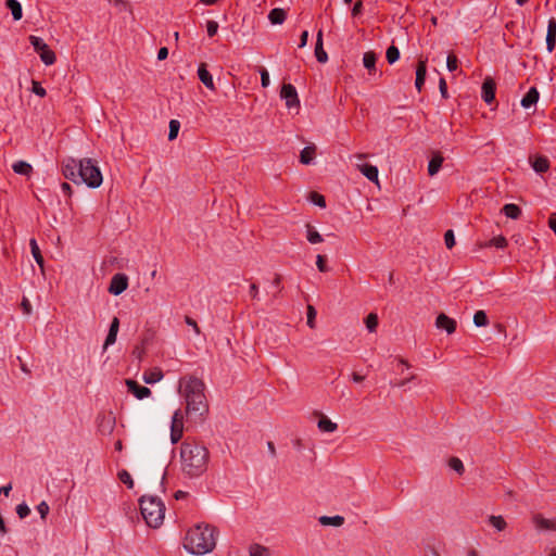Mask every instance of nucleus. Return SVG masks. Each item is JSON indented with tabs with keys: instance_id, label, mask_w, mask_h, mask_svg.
<instances>
[{
	"instance_id": "f257e3e1",
	"label": "nucleus",
	"mask_w": 556,
	"mask_h": 556,
	"mask_svg": "<svg viewBox=\"0 0 556 556\" xmlns=\"http://www.w3.org/2000/svg\"><path fill=\"white\" fill-rule=\"evenodd\" d=\"M62 174L66 179L80 186L86 184L89 188L96 189L101 186L102 173L92 159L86 157L76 160L67 157L62 162Z\"/></svg>"
},
{
	"instance_id": "f03ea898",
	"label": "nucleus",
	"mask_w": 556,
	"mask_h": 556,
	"mask_svg": "<svg viewBox=\"0 0 556 556\" xmlns=\"http://www.w3.org/2000/svg\"><path fill=\"white\" fill-rule=\"evenodd\" d=\"M210 452L197 441L186 440L180 446V467L185 476L190 479L202 476L208 465Z\"/></svg>"
},
{
	"instance_id": "7ed1b4c3",
	"label": "nucleus",
	"mask_w": 556,
	"mask_h": 556,
	"mask_svg": "<svg viewBox=\"0 0 556 556\" xmlns=\"http://www.w3.org/2000/svg\"><path fill=\"white\" fill-rule=\"evenodd\" d=\"M217 530L215 527L205 525L195 526L187 532L184 547L191 554L203 555L212 552L216 545Z\"/></svg>"
},
{
	"instance_id": "20e7f679",
	"label": "nucleus",
	"mask_w": 556,
	"mask_h": 556,
	"mask_svg": "<svg viewBox=\"0 0 556 556\" xmlns=\"http://www.w3.org/2000/svg\"><path fill=\"white\" fill-rule=\"evenodd\" d=\"M204 382L195 377L189 378L184 386L182 395L186 401V413L189 416L202 418L208 412V404L204 394Z\"/></svg>"
},
{
	"instance_id": "39448f33",
	"label": "nucleus",
	"mask_w": 556,
	"mask_h": 556,
	"mask_svg": "<svg viewBox=\"0 0 556 556\" xmlns=\"http://www.w3.org/2000/svg\"><path fill=\"white\" fill-rule=\"evenodd\" d=\"M140 511L146 523L151 528H159L164 520L165 506L156 496H146L140 498Z\"/></svg>"
},
{
	"instance_id": "423d86ee",
	"label": "nucleus",
	"mask_w": 556,
	"mask_h": 556,
	"mask_svg": "<svg viewBox=\"0 0 556 556\" xmlns=\"http://www.w3.org/2000/svg\"><path fill=\"white\" fill-rule=\"evenodd\" d=\"M29 42L33 46L34 50L39 54L40 60L46 65L54 64L56 58L55 53L49 48V46L37 36H29Z\"/></svg>"
},
{
	"instance_id": "0eeeda50",
	"label": "nucleus",
	"mask_w": 556,
	"mask_h": 556,
	"mask_svg": "<svg viewBox=\"0 0 556 556\" xmlns=\"http://www.w3.org/2000/svg\"><path fill=\"white\" fill-rule=\"evenodd\" d=\"M280 97L286 101L288 109L300 108V100L295 87L291 84H283L280 91Z\"/></svg>"
},
{
	"instance_id": "6e6552de",
	"label": "nucleus",
	"mask_w": 556,
	"mask_h": 556,
	"mask_svg": "<svg viewBox=\"0 0 556 556\" xmlns=\"http://www.w3.org/2000/svg\"><path fill=\"white\" fill-rule=\"evenodd\" d=\"M182 414L180 410H176L172 418L170 426V441L173 444H176L182 438L184 432V422H182Z\"/></svg>"
},
{
	"instance_id": "1a4fd4ad",
	"label": "nucleus",
	"mask_w": 556,
	"mask_h": 556,
	"mask_svg": "<svg viewBox=\"0 0 556 556\" xmlns=\"http://www.w3.org/2000/svg\"><path fill=\"white\" fill-rule=\"evenodd\" d=\"M128 287V277L125 274H115L109 287V292L114 295L122 294Z\"/></svg>"
},
{
	"instance_id": "9d476101",
	"label": "nucleus",
	"mask_w": 556,
	"mask_h": 556,
	"mask_svg": "<svg viewBox=\"0 0 556 556\" xmlns=\"http://www.w3.org/2000/svg\"><path fill=\"white\" fill-rule=\"evenodd\" d=\"M126 386L128 392L134 394L138 400H143L151 395V390L148 387L140 386L137 381L127 379Z\"/></svg>"
},
{
	"instance_id": "9b49d317",
	"label": "nucleus",
	"mask_w": 556,
	"mask_h": 556,
	"mask_svg": "<svg viewBox=\"0 0 556 556\" xmlns=\"http://www.w3.org/2000/svg\"><path fill=\"white\" fill-rule=\"evenodd\" d=\"M435 326L439 329L445 330L448 334H452L455 332L457 324H456V320L448 317L444 313H441L438 315V317L435 319Z\"/></svg>"
},
{
	"instance_id": "f8f14e48",
	"label": "nucleus",
	"mask_w": 556,
	"mask_h": 556,
	"mask_svg": "<svg viewBox=\"0 0 556 556\" xmlns=\"http://www.w3.org/2000/svg\"><path fill=\"white\" fill-rule=\"evenodd\" d=\"M529 162L532 168L539 174L546 173L549 169V161L544 155H530Z\"/></svg>"
},
{
	"instance_id": "ddd939ff",
	"label": "nucleus",
	"mask_w": 556,
	"mask_h": 556,
	"mask_svg": "<svg viewBox=\"0 0 556 556\" xmlns=\"http://www.w3.org/2000/svg\"><path fill=\"white\" fill-rule=\"evenodd\" d=\"M532 522L539 530L556 531V518L547 519L541 514H536L532 517Z\"/></svg>"
},
{
	"instance_id": "4468645a",
	"label": "nucleus",
	"mask_w": 556,
	"mask_h": 556,
	"mask_svg": "<svg viewBox=\"0 0 556 556\" xmlns=\"http://www.w3.org/2000/svg\"><path fill=\"white\" fill-rule=\"evenodd\" d=\"M495 90H496L495 81L490 77L485 78L482 84V94H481L484 102H486L488 104H491L494 101Z\"/></svg>"
},
{
	"instance_id": "2eb2a0df",
	"label": "nucleus",
	"mask_w": 556,
	"mask_h": 556,
	"mask_svg": "<svg viewBox=\"0 0 556 556\" xmlns=\"http://www.w3.org/2000/svg\"><path fill=\"white\" fill-rule=\"evenodd\" d=\"M426 75H427V61L426 60H419L417 67H416V79H415V87L420 92L425 81H426Z\"/></svg>"
},
{
	"instance_id": "dca6fc26",
	"label": "nucleus",
	"mask_w": 556,
	"mask_h": 556,
	"mask_svg": "<svg viewBox=\"0 0 556 556\" xmlns=\"http://www.w3.org/2000/svg\"><path fill=\"white\" fill-rule=\"evenodd\" d=\"M444 162V156L441 152L434 151L432 152V157L428 163V174L429 176H434L439 173Z\"/></svg>"
},
{
	"instance_id": "f3484780",
	"label": "nucleus",
	"mask_w": 556,
	"mask_h": 556,
	"mask_svg": "<svg viewBox=\"0 0 556 556\" xmlns=\"http://www.w3.org/2000/svg\"><path fill=\"white\" fill-rule=\"evenodd\" d=\"M198 76L201 83L208 89L215 90V85L211 73L206 68L205 63H201L198 68Z\"/></svg>"
},
{
	"instance_id": "a211bd4d",
	"label": "nucleus",
	"mask_w": 556,
	"mask_h": 556,
	"mask_svg": "<svg viewBox=\"0 0 556 556\" xmlns=\"http://www.w3.org/2000/svg\"><path fill=\"white\" fill-rule=\"evenodd\" d=\"M358 170L370 181L378 184V168L371 164H357Z\"/></svg>"
},
{
	"instance_id": "6ab92c4d",
	"label": "nucleus",
	"mask_w": 556,
	"mask_h": 556,
	"mask_svg": "<svg viewBox=\"0 0 556 556\" xmlns=\"http://www.w3.org/2000/svg\"><path fill=\"white\" fill-rule=\"evenodd\" d=\"M315 56L319 63H326L328 61V54L324 49L323 30L321 29L317 33V37H316Z\"/></svg>"
},
{
	"instance_id": "aec40b11",
	"label": "nucleus",
	"mask_w": 556,
	"mask_h": 556,
	"mask_svg": "<svg viewBox=\"0 0 556 556\" xmlns=\"http://www.w3.org/2000/svg\"><path fill=\"white\" fill-rule=\"evenodd\" d=\"M539 91L535 87H531L529 91L525 94V97L521 99V105L525 109H529L532 105H534L539 100Z\"/></svg>"
},
{
	"instance_id": "412c9836",
	"label": "nucleus",
	"mask_w": 556,
	"mask_h": 556,
	"mask_svg": "<svg viewBox=\"0 0 556 556\" xmlns=\"http://www.w3.org/2000/svg\"><path fill=\"white\" fill-rule=\"evenodd\" d=\"M377 54L374 51H367L363 56V64L368 70L369 74L376 72Z\"/></svg>"
},
{
	"instance_id": "4be33fe9",
	"label": "nucleus",
	"mask_w": 556,
	"mask_h": 556,
	"mask_svg": "<svg viewBox=\"0 0 556 556\" xmlns=\"http://www.w3.org/2000/svg\"><path fill=\"white\" fill-rule=\"evenodd\" d=\"M287 13L283 9L275 8L268 14V20L274 25H280L286 21Z\"/></svg>"
},
{
	"instance_id": "5701e85b",
	"label": "nucleus",
	"mask_w": 556,
	"mask_h": 556,
	"mask_svg": "<svg viewBox=\"0 0 556 556\" xmlns=\"http://www.w3.org/2000/svg\"><path fill=\"white\" fill-rule=\"evenodd\" d=\"M5 7L11 11L14 21H20L22 18L23 10L17 0H7Z\"/></svg>"
},
{
	"instance_id": "b1692460",
	"label": "nucleus",
	"mask_w": 556,
	"mask_h": 556,
	"mask_svg": "<svg viewBox=\"0 0 556 556\" xmlns=\"http://www.w3.org/2000/svg\"><path fill=\"white\" fill-rule=\"evenodd\" d=\"M316 147L314 144L305 147L300 153V162L308 165L315 157Z\"/></svg>"
},
{
	"instance_id": "393cba45",
	"label": "nucleus",
	"mask_w": 556,
	"mask_h": 556,
	"mask_svg": "<svg viewBox=\"0 0 556 556\" xmlns=\"http://www.w3.org/2000/svg\"><path fill=\"white\" fill-rule=\"evenodd\" d=\"M319 523L323 526H332V527H341L344 523V518L342 516H321L318 519Z\"/></svg>"
},
{
	"instance_id": "a878e982",
	"label": "nucleus",
	"mask_w": 556,
	"mask_h": 556,
	"mask_svg": "<svg viewBox=\"0 0 556 556\" xmlns=\"http://www.w3.org/2000/svg\"><path fill=\"white\" fill-rule=\"evenodd\" d=\"M163 378V372L160 368H153L149 371H146L143 375V381L148 384H153L159 382Z\"/></svg>"
},
{
	"instance_id": "bb28decb",
	"label": "nucleus",
	"mask_w": 556,
	"mask_h": 556,
	"mask_svg": "<svg viewBox=\"0 0 556 556\" xmlns=\"http://www.w3.org/2000/svg\"><path fill=\"white\" fill-rule=\"evenodd\" d=\"M479 247L482 249L491 248V247H495L497 249H504L507 247V240L504 236H497L486 242L480 243Z\"/></svg>"
},
{
	"instance_id": "cd10ccee",
	"label": "nucleus",
	"mask_w": 556,
	"mask_h": 556,
	"mask_svg": "<svg viewBox=\"0 0 556 556\" xmlns=\"http://www.w3.org/2000/svg\"><path fill=\"white\" fill-rule=\"evenodd\" d=\"M14 173L23 176H29L33 172V167L25 161H17L12 165Z\"/></svg>"
},
{
	"instance_id": "c85d7f7f",
	"label": "nucleus",
	"mask_w": 556,
	"mask_h": 556,
	"mask_svg": "<svg viewBox=\"0 0 556 556\" xmlns=\"http://www.w3.org/2000/svg\"><path fill=\"white\" fill-rule=\"evenodd\" d=\"M115 425V418L111 415L100 417L99 428L102 432L111 433Z\"/></svg>"
},
{
	"instance_id": "c756f323",
	"label": "nucleus",
	"mask_w": 556,
	"mask_h": 556,
	"mask_svg": "<svg viewBox=\"0 0 556 556\" xmlns=\"http://www.w3.org/2000/svg\"><path fill=\"white\" fill-rule=\"evenodd\" d=\"M29 245H30V251H31V254H33L36 263L41 267V269H43L45 260H43V256L41 254V251L39 249V245H38L36 239L31 238L29 241Z\"/></svg>"
},
{
	"instance_id": "7c9ffc66",
	"label": "nucleus",
	"mask_w": 556,
	"mask_h": 556,
	"mask_svg": "<svg viewBox=\"0 0 556 556\" xmlns=\"http://www.w3.org/2000/svg\"><path fill=\"white\" fill-rule=\"evenodd\" d=\"M306 239L312 244L324 241L323 236L311 224H306Z\"/></svg>"
},
{
	"instance_id": "2f4dec72",
	"label": "nucleus",
	"mask_w": 556,
	"mask_h": 556,
	"mask_svg": "<svg viewBox=\"0 0 556 556\" xmlns=\"http://www.w3.org/2000/svg\"><path fill=\"white\" fill-rule=\"evenodd\" d=\"M502 212L505 214L506 217L511 219H517L521 215V208L513 203L505 204L502 208Z\"/></svg>"
},
{
	"instance_id": "473e14b6",
	"label": "nucleus",
	"mask_w": 556,
	"mask_h": 556,
	"mask_svg": "<svg viewBox=\"0 0 556 556\" xmlns=\"http://www.w3.org/2000/svg\"><path fill=\"white\" fill-rule=\"evenodd\" d=\"M317 426L318 429L323 432H333L338 429V425L336 422H332L326 416H321V418L318 420Z\"/></svg>"
},
{
	"instance_id": "72a5a7b5",
	"label": "nucleus",
	"mask_w": 556,
	"mask_h": 556,
	"mask_svg": "<svg viewBox=\"0 0 556 556\" xmlns=\"http://www.w3.org/2000/svg\"><path fill=\"white\" fill-rule=\"evenodd\" d=\"M250 556H270L271 552L268 547L260 545V544H252L249 548Z\"/></svg>"
},
{
	"instance_id": "f704fd0d",
	"label": "nucleus",
	"mask_w": 556,
	"mask_h": 556,
	"mask_svg": "<svg viewBox=\"0 0 556 556\" xmlns=\"http://www.w3.org/2000/svg\"><path fill=\"white\" fill-rule=\"evenodd\" d=\"M473 324L477 327H485L489 325V318L484 311H477L473 315Z\"/></svg>"
},
{
	"instance_id": "c9c22d12",
	"label": "nucleus",
	"mask_w": 556,
	"mask_h": 556,
	"mask_svg": "<svg viewBox=\"0 0 556 556\" xmlns=\"http://www.w3.org/2000/svg\"><path fill=\"white\" fill-rule=\"evenodd\" d=\"M387 61L394 64L400 59V50L394 45H391L386 52Z\"/></svg>"
},
{
	"instance_id": "e433bc0d",
	"label": "nucleus",
	"mask_w": 556,
	"mask_h": 556,
	"mask_svg": "<svg viewBox=\"0 0 556 556\" xmlns=\"http://www.w3.org/2000/svg\"><path fill=\"white\" fill-rule=\"evenodd\" d=\"M489 522L491 526H493L497 531H503L505 530L507 523L506 521L504 520V518L502 516H490L489 517Z\"/></svg>"
},
{
	"instance_id": "4c0bfd02",
	"label": "nucleus",
	"mask_w": 556,
	"mask_h": 556,
	"mask_svg": "<svg viewBox=\"0 0 556 556\" xmlns=\"http://www.w3.org/2000/svg\"><path fill=\"white\" fill-rule=\"evenodd\" d=\"M365 324L369 332H375L378 327V315L375 313L368 314Z\"/></svg>"
},
{
	"instance_id": "58836bf2",
	"label": "nucleus",
	"mask_w": 556,
	"mask_h": 556,
	"mask_svg": "<svg viewBox=\"0 0 556 556\" xmlns=\"http://www.w3.org/2000/svg\"><path fill=\"white\" fill-rule=\"evenodd\" d=\"M168 126H169L168 140L173 141L178 136V132H179V129H180V123L177 119H170Z\"/></svg>"
},
{
	"instance_id": "ea45409f",
	"label": "nucleus",
	"mask_w": 556,
	"mask_h": 556,
	"mask_svg": "<svg viewBox=\"0 0 556 556\" xmlns=\"http://www.w3.org/2000/svg\"><path fill=\"white\" fill-rule=\"evenodd\" d=\"M448 466L460 476L465 471L464 464L458 457H451L448 460Z\"/></svg>"
},
{
	"instance_id": "a19ab883",
	"label": "nucleus",
	"mask_w": 556,
	"mask_h": 556,
	"mask_svg": "<svg viewBox=\"0 0 556 556\" xmlns=\"http://www.w3.org/2000/svg\"><path fill=\"white\" fill-rule=\"evenodd\" d=\"M118 479L128 488V489H132L134 488V480L130 476V473L123 469L118 472Z\"/></svg>"
},
{
	"instance_id": "79ce46f5",
	"label": "nucleus",
	"mask_w": 556,
	"mask_h": 556,
	"mask_svg": "<svg viewBox=\"0 0 556 556\" xmlns=\"http://www.w3.org/2000/svg\"><path fill=\"white\" fill-rule=\"evenodd\" d=\"M316 315H317V312H316L315 307L312 305H308L307 313H306V317H307L306 323L311 329H314L316 327V324H315Z\"/></svg>"
},
{
	"instance_id": "37998d69",
	"label": "nucleus",
	"mask_w": 556,
	"mask_h": 556,
	"mask_svg": "<svg viewBox=\"0 0 556 556\" xmlns=\"http://www.w3.org/2000/svg\"><path fill=\"white\" fill-rule=\"evenodd\" d=\"M309 200L319 207H326V200L325 197L318 192H311L309 193Z\"/></svg>"
},
{
	"instance_id": "c03bdc74",
	"label": "nucleus",
	"mask_w": 556,
	"mask_h": 556,
	"mask_svg": "<svg viewBox=\"0 0 556 556\" xmlns=\"http://www.w3.org/2000/svg\"><path fill=\"white\" fill-rule=\"evenodd\" d=\"M316 266L319 271L327 273L329 271V267L327 266V258L325 255L318 254L316 257Z\"/></svg>"
},
{
	"instance_id": "a18cd8bd",
	"label": "nucleus",
	"mask_w": 556,
	"mask_h": 556,
	"mask_svg": "<svg viewBox=\"0 0 556 556\" xmlns=\"http://www.w3.org/2000/svg\"><path fill=\"white\" fill-rule=\"evenodd\" d=\"M446 66H447V70L450 72H454V71L457 70L458 60H457V56L455 54L451 53V54L447 55Z\"/></svg>"
},
{
	"instance_id": "49530a36",
	"label": "nucleus",
	"mask_w": 556,
	"mask_h": 556,
	"mask_svg": "<svg viewBox=\"0 0 556 556\" xmlns=\"http://www.w3.org/2000/svg\"><path fill=\"white\" fill-rule=\"evenodd\" d=\"M16 514L21 519H24L30 514V508L26 503L18 504L16 506Z\"/></svg>"
},
{
	"instance_id": "de8ad7c7",
	"label": "nucleus",
	"mask_w": 556,
	"mask_h": 556,
	"mask_svg": "<svg viewBox=\"0 0 556 556\" xmlns=\"http://www.w3.org/2000/svg\"><path fill=\"white\" fill-rule=\"evenodd\" d=\"M31 91L41 98L47 94L46 89L41 86L39 81L36 80H33L31 83Z\"/></svg>"
},
{
	"instance_id": "09e8293b",
	"label": "nucleus",
	"mask_w": 556,
	"mask_h": 556,
	"mask_svg": "<svg viewBox=\"0 0 556 556\" xmlns=\"http://www.w3.org/2000/svg\"><path fill=\"white\" fill-rule=\"evenodd\" d=\"M444 241L447 249H452L455 245V237L453 230H447L444 235Z\"/></svg>"
},
{
	"instance_id": "8fccbe9b",
	"label": "nucleus",
	"mask_w": 556,
	"mask_h": 556,
	"mask_svg": "<svg viewBox=\"0 0 556 556\" xmlns=\"http://www.w3.org/2000/svg\"><path fill=\"white\" fill-rule=\"evenodd\" d=\"M37 511L39 513L41 519L45 520L47 518V515L49 514V505L45 501H42L41 503L38 504Z\"/></svg>"
},
{
	"instance_id": "3c124183",
	"label": "nucleus",
	"mask_w": 556,
	"mask_h": 556,
	"mask_svg": "<svg viewBox=\"0 0 556 556\" xmlns=\"http://www.w3.org/2000/svg\"><path fill=\"white\" fill-rule=\"evenodd\" d=\"M206 29H207V35L210 37H213L217 34V30H218V24L217 22L215 21H207L206 23Z\"/></svg>"
},
{
	"instance_id": "603ef678",
	"label": "nucleus",
	"mask_w": 556,
	"mask_h": 556,
	"mask_svg": "<svg viewBox=\"0 0 556 556\" xmlns=\"http://www.w3.org/2000/svg\"><path fill=\"white\" fill-rule=\"evenodd\" d=\"M132 356L135 358H137L139 362H141L143 359V356L146 354V349L144 346H140V345H136L132 350Z\"/></svg>"
},
{
	"instance_id": "864d4df0",
	"label": "nucleus",
	"mask_w": 556,
	"mask_h": 556,
	"mask_svg": "<svg viewBox=\"0 0 556 556\" xmlns=\"http://www.w3.org/2000/svg\"><path fill=\"white\" fill-rule=\"evenodd\" d=\"M260 74H261V84H262V87H264V88L268 87V86H269L270 80H269V74H268L267 70H266V68H264V67H261V70H260Z\"/></svg>"
},
{
	"instance_id": "5fc2aeb1",
	"label": "nucleus",
	"mask_w": 556,
	"mask_h": 556,
	"mask_svg": "<svg viewBox=\"0 0 556 556\" xmlns=\"http://www.w3.org/2000/svg\"><path fill=\"white\" fill-rule=\"evenodd\" d=\"M116 333L109 332L103 344V350H106L110 345L114 344L116 342Z\"/></svg>"
},
{
	"instance_id": "6e6d98bb",
	"label": "nucleus",
	"mask_w": 556,
	"mask_h": 556,
	"mask_svg": "<svg viewBox=\"0 0 556 556\" xmlns=\"http://www.w3.org/2000/svg\"><path fill=\"white\" fill-rule=\"evenodd\" d=\"M555 46H556V36L546 35V48L549 53L554 51Z\"/></svg>"
},
{
	"instance_id": "4d7b16f0",
	"label": "nucleus",
	"mask_w": 556,
	"mask_h": 556,
	"mask_svg": "<svg viewBox=\"0 0 556 556\" xmlns=\"http://www.w3.org/2000/svg\"><path fill=\"white\" fill-rule=\"evenodd\" d=\"M439 89H440L442 98L447 99L448 98L447 85H446V80L444 78H440Z\"/></svg>"
},
{
	"instance_id": "13d9d810",
	"label": "nucleus",
	"mask_w": 556,
	"mask_h": 556,
	"mask_svg": "<svg viewBox=\"0 0 556 556\" xmlns=\"http://www.w3.org/2000/svg\"><path fill=\"white\" fill-rule=\"evenodd\" d=\"M546 35L556 36V20L554 17L548 20Z\"/></svg>"
},
{
	"instance_id": "bf43d9fd",
	"label": "nucleus",
	"mask_w": 556,
	"mask_h": 556,
	"mask_svg": "<svg viewBox=\"0 0 556 556\" xmlns=\"http://www.w3.org/2000/svg\"><path fill=\"white\" fill-rule=\"evenodd\" d=\"M21 307L24 314L29 315L31 313V304L26 298H23Z\"/></svg>"
},
{
	"instance_id": "052dcab7",
	"label": "nucleus",
	"mask_w": 556,
	"mask_h": 556,
	"mask_svg": "<svg viewBox=\"0 0 556 556\" xmlns=\"http://www.w3.org/2000/svg\"><path fill=\"white\" fill-rule=\"evenodd\" d=\"M363 11V2L361 0L356 1L352 8V16H358Z\"/></svg>"
},
{
	"instance_id": "680f3d73",
	"label": "nucleus",
	"mask_w": 556,
	"mask_h": 556,
	"mask_svg": "<svg viewBox=\"0 0 556 556\" xmlns=\"http://www.w3.org/2000/svg\"><path fill=\"white\" fill-rule=\"evenodd\" d=\"M118 329H119V319L117 317H113L110 328H109V332L117 334Z\"/></svg>"
},
{
	"instance_id": "e2e57ef3",
	"label": "nucleus",
	"mask_w": 556,
	"mask_h": 556,
	"mask_svg": "<svg viewBox=\"0 0 556 556\" xmlns=\"http://www.w3.org/2000/svg\"><path fill=\"white\" fill-rule=\"evenodd\" d=\"M185 321H186V324H187L188 326H191V327L194 329V331H195V333H197V334H200V328H199V326H198V324H197V321H195L194 319H192V318H191V317H189V316H186V317H185Z\"/></svg>"
},
{
	"instance_id": "0e129e2a",
	"label": "nucleus",
	"mask_w": 556,
	"mask_h": 556,
	"mask_svg": "<svg viewBox=\"0 0 556 556\" xmlns=\"http://www.w3.org/2000/svg\"><path fill=\"white\" fill-rule=\"evenodd\" d=\"M61 189L64 192V194L68 197V199L72 197L73 189H72V186L68 182H62L61 184Z\"/></svg>"
},
{
	"instance_id": "69168bd1",
	"label": "nucleus",
	"mask_w": 556,
	"mask_h": 556,
	"mask_svg": "<svg viewBox=\"0 0 556 556\" xmlns=\"http://www.w3.org/2000/svg\"><path fill=\"white\" fill-rule=\"evenodd\" d=\"M307 40H308V31L304 30V31H302L301 37H300L299 48L305 47L307 43Z\"/></svg>"
},
{
	"instance_id": "338daca9",
	"label": "nucleus",
	"mask_w": 556,
	"mask_h": 556,
	"mask_svg": "<svg viewBox=\"0 0 556 556\" xmlns=\"http://www.w3.org/2000/svg\"><path fill=\"white\" fill-rule=\"evenodd\" d=\"M168 55V49L166 47H162L157 52V60L163 61Z\"/></svg>"
},
{
	"instance_id": "774afa93",
	"label": "nucleus",
	"mask_w": 556,
	"mask_h": 556,
	"mask_svg": "<svg viewBox=\"0 0 556 556\" xmlns=\"http://www.w3.org/2000/svg\"><path fill=\"white\" fill-rule=\"evenodd\" d=\"M549 228L556 233V213H552L548 218Z\"/></svg>"
}]
</instances>
